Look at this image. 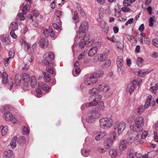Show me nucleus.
Segmentation results:
<instances>
[{
	"instance_id": "16",
	"label": "nucleus",
	"mask_w": 158,
	"mask_h": 158,
	"mask_svg": "<svg viewBox=\"0 0 158 158\" xmlns=\"http://www.w3.org/2000/svg\"><path fill=\"white\" fill-rule=\"evenodd\" d=\"M144 119L142 116H138L135 120V124L136 125H139L143 127L144 125Z\"/></svg>"
},
{
	"instance_id": "58",
	"label": "nucleus",
	"mask_w": 158,
	"mask_h": 158,
	"mask_svg": "<svg viewBox=\"0 0 158 158\" xmlns=\"http://www.w3.org/2000/svg\"><path fill=\"white\" fill-rule=\"evenodd\" d=\"M129 153L128 158H134V152L133 150H130Z\"/></svg>"
},
{
	"instance_id": "14",
	"label": "nucleus",
	"mask_w": 158,
	"mask_h": 158,
	"mask_svg": "<svg viewBox=\"0 0 158 158\" xmlns=\"http://www.w3.org/2000/svg\"><path fill=\"white\" fill-rule=\"evenodd\" d=\"M123 63V57L122 56L118 57L117 61V70L118 72H120L121 70Z\"/></svg>"
},
{
	"instance_id": "34",
	"label": "nucleus",
	"mask_w": 158,
	"mask_h": 158,
	"mask_svg": "<svg viewBox=\"0 0 158 158\" xmlns=\"http://www.w3.org/2000/svg\"><path fill=\"white\" fill-rule=\"evenodd\" d=\"M158 89V83L156 84L154 86H151L150 89V91L155 94L156 92V90Z\"/></svg>"
},
{
	"instance_id": "20",
	"label": "nucleus",
	"mask_w": 158,
	"mask_h": 158,
	"mask_svg": "<svg viewBox=\"0 0 158 158\" xmlns=\"http://www.w3.org/2000/svg\"><path fill=\"white\" fill-rule=\"evenodd\" d=\"M88 23L86 21H85L81 24L79 30L80 31H86L88 30Z\"/></svg>"
},
{
	"instance_id": "5",
	"label": "nucleus",
	"mask_w": 158,
	"mask_h": 158,
	"mask_svg": "<svg viewBox=\"0 0 158 158\" xmlns=\"http://www.w3.org/2000/svg\"><path fill=\"white\" fill-rule=\"evenodd\" d=\"M43 57L44 59L42 61V63L46 65H49L50 61L54 58V55L51 52H48L44 55Z\"/></svg>"
},
{
	"instance_id": "43",
	"label": "nucleus",
	"mask_w": 158,
	"mask_h": 158,
	"mask_svg": "<svg viewBox=\"0 0 158 158\" xmlns=\"http://www.w3.org/2000/svg\"><path fill=\"white\" fill-rule=\"evenodd\" d=\"M23 44L24 45L25 50L26 51H27L30 47V46L29 44H28L25 41H24L23 42Z\"/></svg>"
},
{
	"instance_id": "41",
	"label": "nucleus",
	"mask_w": 158,
	"mask_h": 158,
	"mask_svg": "<svg viewBox=\"0 0 158 158\" xmlns=\"http://www.w3.org/2000/svg\"><path fill=\"white\" fill-rule=\"evenodd\" d=\"M143 61V58L141 57L137 58V63L139 66L141 67L142 66V63Z\"/></svg>"
},
{
	"instance_id": "52",
	"label": "nucleus",
	"mask_w": 158,
	"mask_h": 158,
	"mask_svg": "<svg viewBox=\"0 0 158 158\" xmlns=\"http://www.w3.org/2000/svg\"><path fill=\"white\" fill-rule=\"evenodd\" d=\"M28 4H26L23 7L22 12L24 14H26L27 13V8L29 7Z\"/></svg>"
},
{
	"instance_id": "9",
	"label": "nucleus",
	"mask_w": 158,
	"mask_h": 158,
	"mask_svg": "<svg viewBox=\"0 0 158 158\" xmlns=\"http://www.w3.org/2000/svg\"><path fill=\"white\" fill-rule=\"evenodd\" d=\"M110 86L106 84L102 83L100 84L98 88V92H105L110 89Z\"/></svg>"
},
{
	"instance_id": "12",
	"label": "nucleus",
	"mask_w": 158,
	"mask_h": 158,
	"mask_svg": "<svg viewBox=\"0 0 158 158\" xmlns=\"http://www.w3.org/2000/svg\"><path fill=\"white\" fill-rule=\"evenodd\" d=\"M127 141L126 140H121L119 143V148L120 151L125 150L127 148Z\"/></svg>"
},
{
	"instance_id": "46",
	"label": "nucleus",
	"mask_w": 158,
	"mask_h": 158,
	"mask_svg": "<svg viewBox=\"0 0 158 158\" xmlns=\"http://www.w3.org/2000/svg\"><path fill=\"white\" fill-rule=\"evenodd\" d=\"M123 3L124 6H127L131 5V2L130 0H124Z\"/></svg>"
},
{
	"instance_id": "57",
	"label": "nucleus",
	"mask_w": 158,
	"mask_h": 158,
	"mask_svg": "<svg viewBox=\"0 0 158 158\" xmlns=\"http://www.w3.org/2000/svg\"><path fill=\"white\" fill-rule=\"evenodd\" d=\"M33 16L35 17H39L40 19L43 18V16L36 11H34L33 13Z\"/></svg>"
},
{
	"instance_id": "11",
	"label": "nucleus",
	"mask_w": 158,
	"mask_h": 158,
	"mask_svg": "<svg viewBox=\"0 0 158 158\" xmlns=\"http://www.w3.org/2000/svg\"><path fill=\"white\" fill-rule=\"evenodd\" d=\"M39 44L42 48H46L48 45V40L47 38H41L39 42Z\"/></svg>"
},
{
	"instance_id": "36",
	"label": "nucleus",
	"mask_w": 158,
	"mask_h": 158,
	"mask_svg": "<svg viewBox=\"0 0 158 158\" xmlns=\"http://www.w3.org/2000/svg\"><path fill=\"white\" fill-rule=\"evenodd\" d=\"M0 129H1V132L2 135H4L6 134L8 130L7 126H5L4 127L1 126L0 127Z\"/></svg>"
},
{
	"instance_id": "47",
	"label": "nucleus",
	"mask_w": 158,
	"mask_h": 158,
	"mask_svg": "<svg viewBox=\"0 0 158 158\" xmlns=\"http://www.w3.org/2000/svg\"><path fill=\"white\" fill-rule=\"evenodd\" d=\"M83 41H81L79 44V46L80 48H82L84 47V45L86 43V42L85 40H83Z\"/></svg>"
},
{
	"instance_id": "63",
	"label": "nucleus",
	"mask_w": 158,
	"mask_h": 158,
	"mask_svg": "<svg viewBox=\"0 0 158 158\" xmlns=\"http://www.w3.org/2000/svg\"><path fill=\"white\" fill-rule=\"evenodd\" d=\"M90 153V151L89 150H85L84 153H82L83 155L85 157L88 156L89 154Z\"/></svg>"
},
{
	"instance_id": "50",
	"label": "nucleus",
	"mask_w": 158,
	"mask_h": 158,
	"mask_svg": "<svg viewBox=\"0 0 158 158\" xmlns=\"http://www.w3.org/2000/svg\"><path fill=\"white\" fill-rule=\"evenodd\" d=\"M99 20H98V21L101 24V27L102 28L104 27L106 25H107V24H106L105 22L103 19H99Z\"/></svg>"
},
{
	"instance_id": "27",
	"label": "nucleus",
	"mask_w": 158,
	"mask_h": 158,
	"mask_svg": "<svg viewBox=\"0 0 158 158\" xmlns=\"http://www.w3.org/2000/svg\"><path fill=\"white\" fill-rule=\"evenodd\" d=\"M25 142V138L23 136H21L17 139V143L19 144H23Z\"/></svg>"
},
{
	"instance_id": "28",
	"label": "nucleus",
	"mask_w": 158,
	"mask_h": 158,
	"mask_svg": "<svg viewBox=\"0 0 158 158\" xmlns=\"http://www.w3.org/2000/svg\"><path fill=\"white\" fill-rule=\"evenodd\" d=\"M21 76L19 74H16L15 78V83L17 85H19L21 82Z\"/></svg>"
},
{
	"instance_id": "15",
	"label": "nucleus",
	"mask_w": 158,
	"mask_h": 158,
	"mask_svg": "<svg viewBox=\"0 0 158 158\" xmlns=\"http://www.w3.org/2000/svg\"><path fill=\"white\" fill-rule=\"evenodd\" d=\"M22 80L23 81L24 83V85L27 86L29 84L30 81V76L27 73H24L22 75Z\"/></svg>"
},
{
	"instance_id": "61",
	"label": "nucleus",
	"mask_w": 158,
	"mask_h": 158,
	"mask_svg": "<svg viewBox=\"0 0 158 158\" xmlns=\"http://www.w3.org/2000/svg\"><path fill=\"white\" fill-rule=\"evenodd\" d=\"M11 36L14 39H16L17 36L15 33V31L11 30L10 33Z\"/></svg>"
},
{
	"instance_id": "6",
	"label": "nucleus",
	"mask_w": 158,
	"mask_h": 158,
	"mask_svg": "<svg viewBox=\"0 0 158 158\" xmlns=\"http://www.w3.org/2000/svg\"><path fill=\"white\" fill-rule=\"evenodd\" d=\"M125 127V123L123 121H117L114 126V129L118 130V134L120 135L122 134Z\"/></svg>"
},
{
	"instance_id": "22",
	"label": "nucleus",
	"mask_w": 158,
	"mask_h": 158,
	"mask_svg": "<svg viewBox=\"0 0 158 158\" xmlns=\"http://www.w3.org/2000/svg\"><path fill=\"white\" fill-rule=\"evenodd\" d=\"M107 133L106 131H104L98 133L95 137V139L97 141H99L102 138L106 136Z\"/></svg>"
},
{
	"instance_id": "40",
	"label": "nucleus",
	"mask_w": 158,
	"mask_h": 158,
	"mask_svg": "<svg viewBox=\"0 0 158 158\" xmlns=\"http://www.w3.org/2000/svg\"><path fill=\"white\" fill-rule=\"evenodd\" d=\"M13 124H16L19 123V119L13 116V117L10 121Z\"/></svg>"
},
{
	"instance_id": "49",
	"label": "nucleus",
	"mask_w": 158,
	"mask_h": 158,
	"mask_svg": "<svg viewBox=\"0 0 158 158\" xmlns=\"http://www.w3.org/2000/svg\"><path fill=\"white\" fill-rule=\"evenodd\" d=\"M154 22V18L153 17H151L149 19V26L150 27H152L153 26Z\"/></svg>"
},
{
	"instance_id": "44",
	"label": "nucleus",
	"mask_w": 158,
	"mask_h": 158,
	"mask_svg": "<svg viewBox=\"0 0 158 158\" xmlns=\"http://www.w3.org/2000/svg\"><path fill=\"white\" fill-rule=\"evenodd\" d=\"M9 56L10 57L13 58L15 56V52L13 48L10 49L9 53Z\"/></svg>"
},
{
	"instance_id": "56",
	"label": "nucleus",
	"mask_w": 158,
	"mask_h": 158,
	"mask_svg": "<svg viewBox=\"0 0 158 158\" xmlns=\"http://www.w3.org/2000/svg\"><path fill=\"white\" fill-rule=\"evenodd\" d=\"M63 12L61 10H57L55 12V15L58 17H60L62 15Z\"/></svg>"
},
{
	"instance_id": "59",
	"label": "nucleus",
	"mask_w": 158,
	"mask_h": 158,
	"mask_svg": "<svg viewBox=\"0 0 158 158\" xmlns=\"http://www.w3.org/2000/svg\"><path fill=\"white\" fill-rule=\"evenodd\" d=\"M98 151L100 153H102L106 152L105 148H102L100 147H98L97 148Z\"/></svg>"
},
{
	"instance_id": "17",
	"label": "nucleus",
	"mask_w": 158,
	"mask_h": 158,
	"mask_svg": "<svg viewBox=\"0 0 158 158\" xmlns=\"http://www.w3.org/2000/svg\"><path fill=\"white\" fill-rule=\"evenodd\" d=\"M130 128L133 131L137 132H140L143 130V127L139 125H136L135 124L134 125H131L130 126Z\"/></svg>"
},
{
	"instance_id": "8",
	"label": "nucleus",
	"mask_w": 158,
	"mask_h": 158,
	"mask_svg": "<svg viewBox=\"0 0 158 158\" xmlns=\"http://www.w3.org/2000/svg\"><path fill=\"white\" fill-rule=\"evenodd\" d=\"M152 96L149 95L145 102L144 106L145 108H148L150 106H153L155 105V103L154 101H152Z\"/></svg>"
},
{
	"instance_id": "2",
	"label": "nucleus",
	"mask_w": 158,
	"mask_h": 158,
	"mask_svg": "<svg viewBox=\"0 0 158 158\" xmlns=\"http://www.w3.org/2000/svg\"><path fill=\"white\" fill-rule=\"evenodd\" d=\"M142 82V80L140 79L133 81L132 82L128 85L127 91L131 94L135 89L137 90L139 89V85Z\"/></svg>"
},
{
	"instance_id": "42",
	"label": "nucleus",
	"mask_w": 158,
	"mask_h": 158,
	"mask_svg": "<svg viewBox=\"0 0 158 158\" xmlns=\"http://www.w3.org/2000/svg\"><path fill=\"white\" fill-rule=\"evenodd\" d=\"M97 105H98V108L104 110L105 108V106L103 102L101 101L98 103Z\"/></svg>"
},
{
	"instance_id": "13",
	"label": "nucleus",
	"mask_w": 158,
	"mask_h": 158,
	"mask_svg": "<svg viewBox=\"0 0 158 158\" xmlns=\"http://www.w3.org/2000/svg\"><path fill=\"white\" fill-rule=\"evenodd\" d=\"M109 154L112 158H116L121 155L120 152L118 153V151L115 149H111L109 150Z\"/></svg>"
},
{
	"instance_id": "19",
	"label": "nucleus",
	"mask_w": 158,
	"mask_h": 158,
	"mask_svg": "<svg viewBox=\"0 0 158 158\" xmlns=\"http://www.w3.org/2000/svg\"><path fill=\"white\" fill-rule=\"evenodd\" d=\"M9 36L8 34H3L0 36L1 40L3 42L7 44H9L10 42L9 39Z\"/></svg>"
},
{
	"instance_id": "3",
	"label": "nucleus",
	"mask_w": 158,
	"mask_h": 158,
	"mask_svg": "<svg viewBox=\"0 0 158 158\" xmlns=\"http://www.w3.org/2000/svg\"><path fill=\"white\" fill-rule=\"evenodd\" d=\"M96 73H93L88 77L85 78L84 83H82L81 85V88H83L86 86L84 85L85 84L86 85H92L97 81V79L96 78Z\"/></svg>"
},
{
	"instance_id": "37",
	"label": "nucleus",
	"mask_w": 158,
	"mask_h": 158,
	"mask_svg": "<svg viewBox=\"0 0 158 158\" xmlns=\"http://www.w3.org/2000/svg\"><path fill=\"white\" fill-rule=\"evenodd\" d=\"M86 55V52L85 51L82 52L78 56V59L81 60L85 58Z\"/></svg>"
},
{
	"instance_id": "26",
	"label": "nucleus",
	"mask_w": 158,
	"mask_h": 158,
	"mask_svg": "<svg viewBox=\"0 0 158 158\" xmlns=\"http://www.w3.org/2000/svg\"><path fill=\"white\" fill-rule=\"evenodd\" d=\"M86 31H79L78 32L77 34V36H79V38L83 40H85V36L86 35Z\"/></svg>"
},
{
	"instance_id": "30",
	"label": "nucleus",
	"mask_w": 158,
	"mask_h": 158,
	"mask_svg": "<svg viewBox=\"0 0 158 158\" xmlns=\"http://www.w3.org/2000/svg\"><path fill=\"white\" fill-rule=\"evenodd\" d=\"M9 29L11 30L15 31L18 29V26L17 24L15 22H12L10 25Z\"/></svg>"
},
{
	"instance_id": "25",
	"label": "nucleus",
	"mask_w": 158,
	"mask_h": 158,
	"mask_svg": "<svg viewBox=\"0 0 158 158\" xmlns=\"http://www.w3.org/2000/svg\"><path fill=\"white\" fill-rule=\"evenodd\" d=\"M13 155V152L11 150H8L5 151L3 154L4 158H11Z\"/></svg>"
},
{
	"instance_id": "4",
	"label": "nucleus",
	"mask_w": 158,
	"mask_h": 158,
	"mask_svg": "<svg viewBox=\"0 0 158 158\" xmlns=\"http://www.w3.org/2000/svg\"><path fill=\"white\" fill-rule=\"evenodd\" d=\"M101 116L100 112L98 110H93L91 112V115L86 119V121L89 123H93L95 122L96 118Z\"/></svg>"
},
{
	"instance_id": "53",
	"label": "nucleus",
	"mask_w": 158,
	"mask_h": 158,
	"mask_svg": "<svg viewBox=\"0 0 158 158\" xmlns=\"http://www.w3.org/2000/svg\"><path fill=\"white\" fill-rule=\"evenodd\" d=\"M25 14H23V12L20 13L18 15V16L19 19L22 20H23L25 19V17L24 16V15H25Z\"/></svg>"
},
{
	"instance_id": "18",
	"label": "nucleus",
	"mask_w": 158,
	"mask_h": 158,
	"mask_svg": "<svg viewBox=\"0 0 158 158\" xmlns=\"http://www.w3.org/2000/svg\"><path fill=\"white\" fill-rule=\"evenodd\" d=\"M98 47L97 46L92 47L89 51L88 54L89 56H92L96 54L98 52Z\"/></svg>"
},
{
	"instance_id": "48",
	"label": "nucleus",
	"mask_w": 158,
	"mask_h": 158,
	"mask_svg": "<svg viewBox=\"0 0 158 158\" xmlns=\"http://www.w3.org/2000/svg\"><path fill=\"white\" fill-rule=\"evenodd\" d=\"M53 27L56 30H57L58 31H60L61 30V29L60 26L58 25L56 23H53L52 24Z\"/></svg>"
},
{
	"instance_id": "45",
	"label": "nucleus",
	"mask_w": 158,
	"mask_h": 158,
	"mask_svg": "<svg viewBox=\"0 0 158 158\" xmlns=\"http://www.w3.org/2000/svg\"><path fill=\"white\" fill-rule=\"evenodd\" d=\"M111 64V61L110 60H107L106 61L103 67L105 68H107L110 66Z\"/></svg>"
},
{
	"instance_id": "32",
	"label": "nucleus",
	"mask_w": 158,
	"mask_h": 158,
	"mask_svg": "<svg viewBox=\"0 0 158 158\" xmlns=\"http://www.w3.org/2000/svg\"><path fill=\"white\" fill-rule=\"evenodd\" d=\"M43 75L44 76L45 78V81L46 82H49L51 80V77L50 75L46 72H44L43 73Z\"/></svg>"
},
{
	"instance_id": "60",
	"label": "nucleus",
	"mask_w": 158,
	"mask_h": 158,
	"mask_svg": "<svg viewBox=\"0 0 158 158\" xmlns=\"http://www.w3.org/2000/svg\"><path fill=\"white\" fill-rule=\"evenodd\" d=\"M148 133L147 131H144L142 132L141 135V138L142 139H144L146 137Z\"/></svg>"
},
{
	"instance_id": "23",
	"label": "nucleus",
	"mask_w": 158,
	"mask_h": 158,
	"mask_svg": "<svg viewBox=\"0 0 158 158\" xmlns=\"http://www.w3.org/2000/svg\"><path fill=\"white\" fill-rule=\"evenodd\" d=\"M38 85L41 88L45 91H48L50 89L48 85L44 84L42 82H39L38 83Z\"/></svg>"
},
{
	"instance_id": "24",
	"label": "nucleus",
	"mask_w": 158,
	"mask_h": 158,
	"mask_svg": "<svg viewBox=\"0 0 158 158\" xmlns=\"http://www.w3.org/2000/svg\"><path fill=\"white\" fill-rule=\"evenodd\" d=\"M145 108L143 106H141L138 107L135 110V113L136 114H141L144 111Z\"/></svg>"
},
{
	"instance_id": "21",
	"label": "nucleus",
	"mask_w": 158,
	"mask_h": 158,
	"mask_svg": "<svg viewBox=\"0 0 158 158\" xmlns=\"http://www.w3.org/2000/svg\"><path fill=\"white\" fill-rule=\"evenodd\" d=\"M13 117V114L9 112L5 113L3 115V118L4 120L7 121H10L11 120V119Z\"/></svg>"
},
{
	"instance_id": "51",
	"label": "nucleus",
	"mask_w": 158,
	"mask_h": 158,
	"mask_svg": "<svg viewBox=\"0 0 158 158\" xmlns=\"http://www.w3.org/2000/svg\"><path fill=\"white\" fill-rule=\"evenodd\" d=\"M96 73V78L97 79V77H102L104 75V73L103 71H100L97 73Z\"/></svg>"
},
{
	"instance_id": "35",
	"label": "nucleus",
	"mask_w": 158,
	"mask_h": 158,
	"mask_svg": "<svg viewBox=\"0 0 158 158\" xmlns=\"http://www.w3.org/2000/svg\"><path fill=\"white\" fill-rule=\"evenodd\" d=\"M37 83L36 79L34 76H32L31 77V86L32 87H34Z\"/></svg>"
},
{
	"instance_id": "54",
	"label": "nucleus",
	"mask_w": 158,
	"mask_h": 158,
	"mask_svg": "<svg viewBox=\"0 0 158 158\" xmlns=\"http://www.w3.org/2000/svg\"><path fill=\"white\" fill-rule=\"evenodd\" d=\"M73 15L74 16L73 17V19L74 20H76L77 22L79 21L78 16L76 11H74V12Z\"/></svg>"
},
{
	"instance_id": "31",
	"label": "nucleus",
	"mask_w": 158,
	"mask_h": 158,
	"mask_svg": "<svg viewBox=\"0 0 158 158\" xmlns=\"http://www.w3.org/2000/svg\"><path fill=\"white\" fill-rule=\"evenodd\" d=\"M2 82L5 84H6L8 81V76L6 73H3L2 75Z\"/></svg>"
},
{
	"instance_id": "33",
	"label": "nucleus",
	"mask_w": 158,
	"mask_h": 158,
	"mask_svg": "<svg viewBox=\"0 0 158 158\" xmlns=\"http://www.w3.org/2000/svg\"><path fill=\"white\" fill-rule=\"evenodd\" d=\"M98 88H93L92 89H90L88 91L89 93L92 95H95L96 94H98Z\"/></svg>"
},
{
	"instance_id": "29",
	"label": "nucleus",
	"mask_w": 158,
	"mask_h": 158,
	"mask_svg": "<svg viewBox=\"0 0 158 158\" xmlns=\"http://www.w3.org/2000/svg\"><path fill=\"white\" fill-rule=\"evenodd\" d=\"M151 71H145L144 70H140L138 71V74L139 76L143 77L144 76L148 74Z\"/></svg>"
},
{
	"instance_id": "7",
	"label": "nucleus",
	"mask_w": 158,
	"mask_h": 158,
	"mask_svg": "<svg viewBox=\"0 0 158 158\" xmlns=\"http://www.w3.org/2000/svg\"><path fill=\"white\" fill-rule=\"evenodd\" d=\"M92 98L93 99V102L87 103L85 104L86 107H88L97 105L98 103V101L102 99V96L100 95L96 94L92 96Z\"/></svg>"
},
{
	"instance_id": "55",
	"label": "nucleus",
	"mask_w": 158,
	"mask_h": 158,
	"mask_svg": "<svg viewBox=\"0 0 158 158\" xmlns=\"http://www.w3.org/2000/svg\"><path fill=\"white\" fill-rule=\"evenodd\" d=\"M152 42L153 45L156 47H158V40L156 39H154L152 40Z\"/></svg>"
},
{
	"instance_id": "62",
	"label": "nucleus",
	"mask_w": 158,
	"mask_h": 158,
	"mask_svg": "<svg viewBox=\"0 0 158 158\" xmlns=\"http://www.w3.org/2000/svg\"><path fill=\"white\" fill-rule=\"evenodd\" d=\"M134 19L133 18H131L129 19L125 23V26H127L128 24H132L133 22Z\"/></svg>"
},
{
	"instance_id": "10",
	"label": "nucleus",
	"mask_w": 158,
	"mask_h": 158,
	"mask_svg": "<svg viewBox=\"0 0 158 158\" xmlns=\"http://www.w3.org/2000/svg\"><path fill=\"white\" fill-rule=\"evenodd\" d=\"M113 140L111 138H108L103 143V146L105 148L109 149L112 145Z\"/></svg>"
},
{
	"instance_id": "1",
	"label": "nucleus",
	"mask_w": 158,
	"mask_h": 158,
	"mask_svg": "<svg viewBox=\"0 0 158 158\" xmlns=\"http://www.w3.org/2000/svg\"><path fill=\"white\" fill-rule=\"evenodd\" d=\"M99 126L102 129H107L111 127L113 120L111 114H108L106 117L101 118L99 120Z\"/></svg>"
},
{
	"instance_id": "64",
	"label": "nucleus",
	"mask_w": 158,
	"mask_h": 158,
	"mask_svg": "<svg viewBox=\"0 0 158 158\" xmlns=\"http://www.w3.org/2000/svg\"><path fill=\"white\" fill-rule=\"evenodd\" d=\"M121 10L124 12H128L131 10V9L127 7H123L121 8Z\"/></svg>"
},
{
	"instance_id": "38",
	"label": "nucleus",
	"mask_w": 158,
	"mask_h": 158,
	"mask_svg": "<svg viewBox=\"0 0 158 158\" xmlns=\"http://www.w3.org/2000/svg\"><path fill=\"white\" fill-rule=\"evenodd\" d=\"M106 55L105 53L101 54L98 58L99 60L100 61H103L105 60L106 58Z\"/></svg>"
},
{
	"instance_id": "39",
	"label": "nucleus",
	"mask_w": 158,
	"mask_h": 158,
	"mask_svg": "<svg viewBox=\"0 0 158 158\" xmlns=\"http://www.w3.org/2000/svg\"><path fill=\"white\" fill-rule=\"evenodd\" d=\"M46 70L47 72L51 74H53L54 73V69L49 66L46 67Z\"/></svg>"
}]
</instances>
